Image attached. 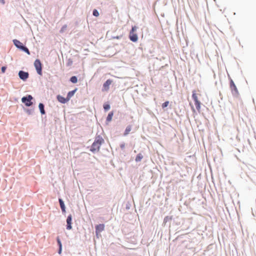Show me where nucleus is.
Wrapping results in <instances>:
<instances>
[{"mask_svg":"<svg viewBox=\"0 0 256 256\" xmlns=\"http://www.w3.org/2000/svg\"><path fill=\"white\" fill-rule=\"evenodd\" d=\"M104 142V140L102 137L98 136L96 138V139L92 144L90 148V151L92 152H96L99 151L100 147L102 143Z\"/></svg>","mask_w":256,"mask_h":256,"instance_id":"nucleus-1","label":"nucleus"},{"mask_svg":"<svg viewBox=\"0 0 256 256\" xmlns=\"http://www.w3.org/2000/svg\"><path fill=\"white\" fill-rule=\"evenodd\" d=\"M198 95L199 94L196 93V90L192 91V98L194 100L196 110L200 112L201 102L198 100Z\"/></svg>","mask_w":256,"mask_h":256,"instance_id":"nucleus-2","label":"nucleus"},{"mask_svg":"<svg viewBox=\"0 0 256 256\" xmlns=\"http://www.w3.org/2000/svg\"><path fill=\"white\" fill-rule=\"evenodd\" d=\"M136 26H132L130 32L129 38L130 40L133 42H136L138 40V35L135 33V32L136 31Z\"/></svg>","mask_w":256,"mask_h":256,"instance_id":"nucleus-3","label":"nucleus"},{"mask_svg":"<svg viewBox=\"0 0 256 256\" xmlns=\"http://www.w3.org/2000/svg\"><path fill=\"white\" fill-rule=\"evenodd\" d=\"M32 99L33 98L31 95H28L22 98V102L24 103L26 106H30L32 104Z\"/></svg>","mask_w":256,"mask_h":256,"instance_id":"nucleus-4","label":"nucleus"},{"mask_svg":"<svg viewBox=\"0 0 256 256\" xmlns=\"http://www.w3.org/2000/svg\"><path fill=\"white\" fill-rule=\"evenodd\" d=\"M34 66L38 74H39L40 75H42V64H41L40 60H38V59L34 61Z\"/></svg>","mask_w":256,"mask_h":256,"instance_id":"nucleus-5","label":"nucleus"},{"mask_svg":"<svg viewBox=\"0 0 256 256\" xmlns=\"http://www.w3.org/2000/svg\"><path fill=\"white\" fill-rule=\"evenodd\" d=\"M230 88L233 95L238 96V91L234 81L232 79L230 81Z\"/></svg>","mask_w":256,"mask_h":256,"instance_id":"nucleus-6","label":"nucleus"},{"mask_svg":"<svg viewBox=\"0 0 256 256\" xmlns=\"http://www.w3.org/2000/svg\"><path fill=\"white\" fill-rule=\"evenodd\" d=\"M18 76L20 79L23 80H26L28 77V74L27 72L20 70L18 72Z\"/></svg>","mask_w":256,"mask_h":256,"instance_id":"nucleus-7","label":"nucleus"},{"mask_svg":"<svg viewBox=\"0 0 256 256\" xmlns=\"http://www.w3.org/2000/svg\"><path fill=\"white\" fill-rule=\"evenodd\" d=\"M104 229V224H100L96 226V234L100 233Z\"/></svg>","mask_w":256,"mask_h":256,"instance_id":"nucleus-8","label":"nucleus"},{"mask_svg":"<svg viewBox=\"0 0 256 256\" xmlns=\"http://www.w3.org/2000/svg\"><path fill=\"white\" fill-rule=\"evenodd\" d=\"M112 83L111 80H108L103 84V90L107 91L109 89V86Z\"/></svg>","mask_w":256,"mask_h":256,"instance_id":"nucleus-9","label":"nucleus"},{"mask_svg":"<svg viewBox=\"0 0 256 256\" xmlns=\"http://www.w3.org/2000/svg\"><path fill=\"white\" fill-rule=\"evenodd\" d=\"M77 90V88H76L75 90L70 92L67 95L66 98H65V102L68 101L70 98L74 95L76 92Z\"/></svg>","mask_w":256,"mask_h":256,"instance_id":"nucleus-10","label":"nucleus"},{"mask_svg":"<svg viewBox=\"0 0 256 256\" xmlns=\"http://www.w3.org/2000/svg\"><path fill=\"white\" fill-rule=\"evenodd\" d=\"M66 223V228L68 230H70L72 228V216L70 215L67 218Z\"/></svg>","mask_w":256,"mask_h":256,"instance_id":"nucleus-11","label":"nucleus"},{"mask_svg":"<svg viewBox=\"0 0 256 256\" xmlns=\"http://www.w3.org/2000/svg\"><path fill=\"white\" fill-rule=\"evenodd\" d=\"M13 42L14 44L18 48L22 50V48L24 47V46L22 45V44L18 40H14Z\"/></svg>","mask_w":256,"mask_h":256,"instance_id":"nucleus-12","label":"nucleus"},{"mask_svg":"<svg viewBox=\"0 0 256 256\" xmlns=\"http://www.w3.org/2000/svg\"><path fill=\"white\" fill-rule=\"evenodd\" d=\"M57 242L59 246V250L58 253L60 254L62 251V244L60 240V239L58 237L57 238Z\"/></svg>","mask_w":256,"mask_h":256,"instance_id":"nucleus-13","label":"nucleus"},{"mask_svg":"<svg viewBox=\"0 0 256 256\" xmlns=\"http://www.w3.org/2000/svg\"><path fill=\"white\" fill-rule=\"evenodd\" d=\"M131 130H132V126H128L125 130V131L124 134V136L128 135L130 132Z\"/></svg>","mask_w":256,"mask_h":256,"instance_id":"nucleus-14","label":"nucleus"},{"mask_svg":"<svg viewBox=\"0 0 256 256\" xmlns=\"http://www.w3.org/2000/svg\"><path fill=\"white\" fill-rule=\"evenodd\" d=\"M113 115H114L113 112H110L108 114L106 118V121L108 122H110L112 120Z\"/></svg>","mask_w":256,"mask_h":256,"instance_id":"nucleus-15","label":"nucleus"},{"mask_svg":"<svg viewBox=\"0 0 256 256\" xmlns=\"http://www.w3.org/2000/svg\"><path fill=\"white\" fill-rule=\"evenodd\" d=\"M39 108L40 110V112L42 114H45V111L44 110V106L42 104L40 103L38 105Z\"/></svg>","mask_w":256,"mask_h":256,"instance_id":"nucleus-16","label":"nucleus"},{"mask_svg":"<svg viewBox=\"0 0 256 256\" xmlns=\"http://www.w3.org/2000/svg\"><path fill=\"white\" fill-rule=\"evenodd\" d=\"M143 158V156L141 154H138L136 158V162H140L142 158Z\"/></svg>","mask_w":256,"mask_h":256,"instance_id":"nucleus-17","label":"nucleus"},{"mask_svg":"<svg viewBox=\"0 0 256 256\" xmlns=\"http://www.w3.org/2000/svg\"><path fill=\"white\" fill-rule=\"evenodd\" d=\"M59 202L60 204L62 210V212H64V202H63L62 200V198H59Z\"/></svg>","mask_w":256,"mask_h":256,"instance_id":"nucleus-18","label":"nucleus"},{"mask_svg":"<svg viewBox=\"0 0 256 256\" xmlns=\"http://www.w3.org/2000/svg\"><path fill=\"white\" fill-rule=\"evenodd\" d=\"M57 99L61 103H64V97L60 96V95H58L57 96Z\"/></svg>","mask_w":256,"mask_h":256,"instance_id":"nucleus-19","label":"nucleus"},{"mask_svg":"<svg viewBox=\"0 0 256 256\" xmlns=\"http://www.w3.org/2000/svg\"><path fill=\"white\" fill-rule=\"evenodd\" d=\"M70 81H71L74 84L76 83L77 82H78L77 78L76 76H72L70 78Z\"/></svg>","mask_w":256,"mask_h":256,"instance_id":"nucleus-20","label":"nucleus"},{"mask_svg":"<svg viewBox=\"0 0 256 256\" xmlns=\"http://www.w3.org/2000/svg\"><path fill=\"white\" fill-rule=\"evenodd\" d=\"M22 50L26 52L28 54H30V52L26 46H24V47H22Z\"/></svg>","mask_w":256,"mask_h":256,"instance_id":"nucleus-21","label":"nucleus"},{"mask_svg":"<svg viewBox=\"0 0 256 256\" xmlns=\"http://www.w3.org/2000/svg\"><path fill=\"white\" fill-rule=\"evenodd\" d=\"M104 108L105 110H108L110 108V106L108 104H104Z\"/></svg>","mask_w":256,"mask_h":256,"instance_id":"nucleus-22","label":"nucleus"},{"mask_svg":"<svg viewBox=\"0 0 256 256\" xmlns=\"http://www.w3.org/2000/svg\"><path fill=\"white\" fill-rule=\"evenodd\" d=\"M168 104H169V102L168 101H166V102H164V103H163L162 104V108H166V106H168Z\"/></svg>","mask_w":256,"mask_h":256,"instance_id":"nucleus-23","label":"nucleus"},{"mask_svg":"<svg viewBox=\"0 0 256 256\" xmlns=\"http://www.w3.org/2000/svg\"><path fill=\"white\" fill-rule=\"evenodd\" d=\"M93 15L95 16H99V13L96 10H94L93 11Z\"/></svg>","mask_w":256,"mask_h":256,"instance_id":"nucleus-24","label":"nucleus"},{"mask_svg":"<svg viewBox=\"0 0 256 256\" xmlns=\"http://www.w3.org/2000/svg\"><path fill=\"white\" fill-rule=\"evenodd\" d=\"M6 66H2V73H4L5 72H6Z\"/></svg>","mask_w":256,"mask_h":256,"instance_id":"nucleus-25","label":"nucleus"},{"mask_svg":"<svg viewBox=\"0 0 256 256\" xmlns=\"http://www.w3.org/2000/svg\"><path fill=\"white\" fill-rule=\"evenodd\" d=\"M191 108H192V111L194 112H196V110L194 108V106H191Z\"/></svg>","mask_w":256,"mask_h":256,"instance_id":"nucleus-26","label":"nucleus"},{"mask_svg":"<svg viewBox=\"0 0 256 256\" xmlns=\"http://www.w3.org/2000/svg\"><path fill=\"white\" fill-rule=\"evenodd\" d=\"M0 0V2L2 4H5V2L4 1V0Z\"/></svg>","mask_w":256,"mask_h":256,"instance_id":"nucleus-27","label":"nucleus"}]
</instances>
